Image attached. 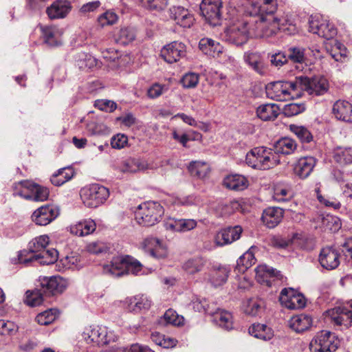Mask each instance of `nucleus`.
Segmentation results:
<instances>
[{"instance_id": "f257e3e1", "label": "nucleus", "mask_w": 352, "mask_h": 352, "mask_svg": "<svg viewBox=\"0 0 352 352\" xmlns=\"http://www.w3.org/2000/svg\"><path fill=\"white\" fill-rule=\"evenodd\" d=\"M257 8L245 9L243 14L225 30L226 40L236 45L246 43L250 37L268 38L275 35L279 28L255 16Z\"/></svg>"}, {"instance_id": "f03ea898", "label": "nucleus", "mask_w": 352, "mask_h": 352, "mask_svg": "<svg viewBox=\"0 0 352 352\" xmlns=\"http://www.w3.org/2000/svg\"><path fill=\"white\" fill-rule=\"evenodd\" d=\"M41 289L27 291L25 296L24 302L30 307L40 305L44 296H51L63 293L69 285L67 279L60 276L51 277H43L40 279Z\"/></svg>"}, {"instance_id": "7ed1b4c3", "label": "nucleus", "mask_w": 352, "mask_h": 352, "mask_svg": "<svg viewBox=\"0 0 352 352\" xmlns=\"http://www.w3.org/2000/svg\"><path fill=\"white\" fill-rule=\"evenodd\" d=\"M245 162L254 169L269 170L280 164L273 149L258 146L251 149L246 155Z\"/></svg>"}, {"instance_id": "20e7f679", "label": "nucleus", "mask_w": 352, "mask_h": 352, "mask_svg": "<svg viewBox=\"0 0 352 352\" xmlns=\"http://www.w3.org/2000/svg\"><path fill=\"white\" fill-rule=\"evenodd\" d=\"M297 78L294 81H275L266 86V94L269 98L276 101H286L300 98Z\"/></svg>"}, {"instance_id": "39448f33", "label": "nucleus", "mask_w": 352, "mask_h": 352, "mask_svg": "<svg viewBox=\"0 0 352 352\" xmlns=\"http://www.w3.org/2000/svg\"><path fill=\"white\" fill-rule=\"evenodd\" d=\"M164 213V208L159 202L146 201L138 206L135 219L138 224L149 227L160 222Z\"/></svg>"}, {"instance_id": "423d86ee", "label": "nucleus", "mask_w": 352, "mask_h": 352, "mask_svg": "<svg viewBox=\"0 0 352 352\" xmlns=\"http://www.w3.org/2000/svg\"><path fill=\"white\" fill-rule=\"evenodd\" d=\"M14 196L34 201H46L50 195L49 189L33 182L23 180L14 186Z\"/></svg>"}, {"instance_id": "0eeeda50", "label": "nucleus", "mask_w": 352, "mask_h": 352, "mask_svg": "<svg viewBox=\"0 0 352 352\" xmlns=\"http://www.w3.org/2000/svg\"><path fill=\"white\" fill-rule=\"evenodd\" d=\"M297 85L300 91V97L306 92L311 96H318L325 94L329 89V83L326 78L322 76H315L309 78L305 76H296Z\"/></svg>"}, {"instance_id": "6e6552de", "label": "nucleus", "mask_w": 352, "mask_h": 352, "mask_svg": "<svg viewBox=\"0 0 352 352\" xmlns=\"http://www.w3.org/2000/svg\"><path fill=\"white\" fill-rule=\"evenodd\" d=\"M82 203L88 208H97L106 202L110 195L108 188L100 184H91L80 192Z\"/></svg>"}, {"instance_id": "1a4fd4ad", "label": "nucleus", "mask_w": 352, "mask_h": 352, "mask_svg": "<svg viewBox=\"0 0 352 352\" xmlns=\"http://www.w3.org/2000/svg\"><path fill=\"white\" fill-rule=\"evenodd\" d=\"M340 344L335 333L329 331H321L316 333L309 343L311 352H335Z\"/></svg>"}, {"instance_id": "9d476101", "label": "nucleus", "mask_w": 352, "mask_h": 352, "mask_svg": "<svg viewBox=\"0 0 352 352\" xmlns=\"http://www.w3.org/2000/svg\"><path fill=\"white\" fill-rule=\"evenodd\" d=\"M309 30L327 40L333 38L337 34V29L334 25L319 14L310 16Z\"/></svg>"}, {"instance_id": "9b49d317", "label": "nucleus", "mask_w": 352, "mask_h": 352, "mask_svg": "<svg viewBox=\"0 0 352 352\" xmlns=\"http://www.w3.org/2000/svg\"><path fill=\"white\" fill-rule=\"evenodd\" d=\"M82 338L88 344L104 346L113 340V335L105 327L91 325L85 328Z\"/></svg>"}, {"instance_id": "f8f14e48", "label": "nucleus", "mask_w": 352, "mask_h": 352, "mask_svg": "<svg viewBox=\"0 0 352 352\" xmlns=\"http://www.w3.org/2000/svg\"><path fill=\"white\" fill-rule=\"evenodd\" d=\"M29 252L23 250L19 252L18 260L20 263L28 265L33 261H38L42 265H50L56 261L58 252L54 248L46 250L41 252L28 256Z\"/></svg>"}, {"instance_id": "ddd939ff", "label": "nucleus", "mask_w": 352, "mask_h": 352, "mask_svg": "<svg viewBox=\"0 0 352 352\" xmlns=\"http://www.w3.org/2000/svg\"><path fill=\"white\" fill-rule=\"evenodd\" d=\"M280 304L289 309L305 307L306 301L304 296L293 288H284L279 296Z\"/></svg>"}, {"instance_id": "4468645a", "label": "nucleus", "mask_w": 352, "mask_h": 352, "mask_svg": "<svg viewBox=\"0 0 352 352\" xmlns=\"http://www.w3.org/2000/svg\"><path fill=\"white\" fill-rule=\"evenodd\" d=\"M60 214L54 205H45L36 209L32 214V221L38 226H47L55 220Z\"/></svg>"}, {"instance_id": "2eb2a0df", "label": "nucleus", "mask_w": 352, "mask_h": 352, "mask_svg": "<svg viewBox=\"0 0 352 352\" xmlns=\"http://www.w3.org/2000/svg\"><path fill=\"white\" fill-rule=\"evenodd\" d=\"M340 254L333 246L323 248L320 252L318 261L325 270H333L336 269L340 263Z\"/></svg>"}, {"instance_id": "dca6fc26", "label": "nucleus", "mask_w": 352, "mask_h": 352, "mask_svg": "<svg viewBox=\"0 0 352 352\" xmlns=\"http://www.w3.org/2000/svg\"><path fill=\"white\" fill-rule=\"evenodd\" d=\"M186 45L179 41H173L165 45L161 50V56L168 63H174L186 56Z\"/></svg>"}, {"instance_id": "f3484780", "label": "nucleus", "mask_w": 352, "mask_h": 352, "mask_svg": "<svg viewBox=\"0 0 352 352\" xmlns=\"http://www.w3.org/2000/svg\"><path fill=\"white\" fill-rule=\"evenodd\" d=\"M335 325L349 328L352 322V310L343 307H336L327 311Z\"/></svg>"}, {"instance_id": "a211bd4d", "label": "nucleus", "mask_w": 352, "mask_h": 352, "mask_svg": "<svg viewBox=\"0 0 352 352\" xmlns=\"http://www.w3.org/2000/svg\"><path fill=\"white\" fill-rule=\"evenodd\" d=\"M169 12L170 18L184 28H190L195 23L193 14L182 6H173Z\"/></svg>"}, {"instance_id": "6ab92c4d", "label": "nucleus", "mask_w": 352, "mask_h": 352, "mask_svg": "<svg viewBox=\"0 0 352 352\" xmlns=\"http://www.w3.org/2000/svg\"><path fill=\"white\" fill-rule=\"evenodd\" d=\"M131 260V256L129 255L114 256L110 264L104 266V272L113 277L123 276L126 274L127 262Z\"/></svg>"}, {"instance_id": "aec40b11", "label": "nucleus", "mask_w": 352, "mask_h": 352, "mask_svg": "<svg viewBox=\"0 0 352 352\" xmlns=\"http://www.w3.org/2000/svg\"><path fill=\"white\" fill-rule=\"evenodd\" d=\"M242 232L243 229L239 226L221 229L216 234L214 241L219 246L230 244L241 237Z\"/></svg>"}, {"instance_id": "412c9836", "label": "nucleus", "mask_w": 352, "mask_h": 352, "mask_svg": "<svg viewBox=\"0 0 352 352\" xmlns=\"http://www.w3.org/2000/svg\"><path fill=\"white\" fill-rule=\"evenodd\" d=\"M316 163L317 160L314 157L306 156L300 157L294 164V174L298 178L305 179L311 175Z\"/></svg>"}, {"instance_id": "4be33fe9", "label": "nucleus", "mask_w": 352, "mask_h": 352, "mask_svg": "<svg viewBox=\"0 0 352 352\" xmlns=\"http://www.w3.org/2000/svg\"><path fill=\"white\" fill-rule=\"evenodd\" d=\"M72 8L68 0H56L46 9V14L51 20L65 19Z\"/></svg>"}, {"instance_id": "5701e85b", "label": "nucleus", "mask_w": 352, "mask_h": 352, "mask_svg": "<svg viewBox=\"0 0 352 352\" xmlns=\"http://www.w3.org/2000/svg\"><path fill=\"white\" fill-rule=\"evenodd\" d=\"M166 230L177 232H186L195 229L197 222L193 219L168 218L164 221Z\"/></svg>"}, {"instance_id": "b1692460", "label": "nucleus", "mask_w": 352, "mask_h": 352, "mask_svg": "<svg viewBox=\"0 0 352 352\" xmlns=\"http://www.w3.org/2000/svg\"><path fill=\"white\" fill-rule=\"evenodd\" d=\"M284 210L279 207H268L263 212L261 220L269 228H274L282 221Z\"/></svg>"}, {"instance_id": "393cba45", "label": "nucleus", "mask_w": 352, "mask_h": 352, "mask_svg": "<svg viewBox=\"0 0 352 352\" xmlns=\"http://www.w3.org/2000/svg\"><path fill=\"white\" fill-rule=\"evenodd\" d=\"M332 113L337 120L352 123V104L348 101L337 100L333 104Z\"/></svg>"}, {"instance_id": "a878e982", "label": "nucleus", "mask_w": 352, "mask_h": 352, "mask_svg": "<svg viewBox=\"0 0 352 352\" xmlns=\"http://www.w3.org/2000/svg\"><path fill=\"white\" fill-rule=\"evenodd\" d=\"M221 6H210L205 3H201L200 10L202 16L204 17L206 21L212 26H217L221 24Z\"/></svg>"}, {"instance_id": "bb28decb", "label": "nucleus", "mask_w": 352, "mask_h": 352, "mask_svg": "<svg viewBox=\"0 0 352 352\" xmlns=\"http://www.w3.org/2000/svg\"><path fill=\"white\" fill-rule=\"evenodd\" d=\"M208 261L201 256H195L185 261L182 265V270L189 275H195L201 272Z\"/></svg>"}, {"instance_id": "cd10ccee", "label": "nucleus", "mask_w": 352, "mask_h": 352, "mask_svg": "<svg viewBox=\"0 0 352 352\" xmlns=\"http://www.w3.org/2000/svg\"><path fill=\"white\" fill-rule=\"evenodd\" d=\"M223 184L228 189L239 191L248 188V180L241 175L232 174L224 178Z\"/></svg>"}, {"instance_id": "c85d7f7f", "label": "nucleus", "mask_w": 352, "mask_h": 352, "mask_svg": "<svg viewBox=\"0 0 352 352\" xmlns=\"http://www.w3.org/2000/svg\"><path fill=\"white\" fill-rule=\"evenodd\" d=\"M297 146L294 140L287 137L282 138L274 143L273 152L275 155H291L297 149Z\"/></svg>"}, {"instance_id": "c756f323", "label": "nucleus", "mask_w": 352, "mask_h": 352, "mask_svg": "<svg viewBox=\"0 0 352 352\" xmlns=\"http://www.w3.org/2000/svg\"><path fill=\"white\" fill-rule=\"evenodd\" d=\"M45 43L54 47L60 45L59 30L54 25H39Z\"/></svg>"}, {"instance_id": "7c9ffc66", "label": "nucleus", "mask_w": 352, "mask_h": 352, "mask_svg": "<svg viewBox=\"0 0 352 352\" xmlns=\"http://www.w3.org/2000/svg\"><path fill=\"white\" fill-rule=\"evenodd\" d=\"M96 229V222L93 219H88L71 226L70 232L76 236H83L93 233Z\"/></svg>"}, {"instance_id": "2f4dec72", "label": "nucleus", "mask_w": 352, "mask_h": 352, "mask_svg": "<svg viewBox=\"0 0 352 352\" xmlns=\"http://www.w3.org/2000/svg\"><path fill=\"white\" fill-rule=\"evenodd\" d=\"M289 327L297 333L308 330L312 324V318L307 314H299L293 316L289 322Z\"/></svg>"}, {"instance_id": "473e14b6", "label": "nucleus", "mask_w": 352, "mask_h": 352, "mask_svg": "<svg viewBox=\"0 0 352 352\" xmlns=\"http://www.w3.org/2000/svg\"><path fill=\"white\" fill-rule=\"evenodd\" d=\"M245 60L258 74L265 75L267 73L266 65L260 54L257 52L246 53L245 54Z\"/></svg>"}, {"instance_id": "72a5a7b5", "label": "nucleus", "mask_w": 352, "mask_h": 352, "mask_svg": "<svg viewBox=\"0 0 352 352\" xmlns=\"http://www.w3.org/2000/svg\"><path fill=\"white\" fill-rule=\"evenodd\" d=\"M334 162L340 166L352 164V147L338 146L333 151L332 155Z\"/></svg>"}, {"instance_id": "f704fd0d", "label": "nucleus", "mask_w": 352, "mask_h": 352, "mask_svg": "<svg viewBox=\"0 0 352 352\" xmlns=\"http://www.w3.org/2000/svg\"><path fill=\"white\" fill-rule=\"evenodd\" d=\"M279 108L275 104L260 105L256 109L257 116L263 121L274 120L279 114Z\"/></svg>"}, {"instance_id": "c9c22d12", "label": "nucleus", "mask_w": 352, "mask_h": 352, "mask_svg": "<svg viewBox=\"0 0 352 352\" xmlns=\"http://www.w3.org/2000/svg\"><path fill=\"white\" fill-rule=\"evenodd\" d=\"M199 47L203 53L213 57L222 52L221 45L209 38H201L199 43Z\"/></svg>"}, {"instance_id": "e433bc0d", "label": "nucleus", "mask_w": 352, "mask_h": 352, "mask_svg": "<svg viewBox=\"0 0 352 352\" xmlns=\"http://www.w3.org/2000/svg\"><path fill=\"white\" fill-rule=\"evenodd\" d=\"M188 170L191 176L198 179H204L209 174L210 167L205 162L192 161L190 162Z\"/></svg>"}, {"instance_id": "4c0bfd02", "label": "nucleus", "mask_w": 352, "mask_h": 352, "mask_svg": "<svg viewBox=\"0 0 352 352\" xmlns=\"http://www.w3.org/2000/svg\"><path fill=\"white\" fill-rule=\"evenodd\" d=\"M249 333L263 340H269L274 336L272 329L263 324H253L249 328Z\"/></svg>"}, {"instance_id": "58836bf2", "label": "nucleus", "mask_w": 352, "mask_h": 352, "mask_svg": "<svg viewBox=\"0 0 352 352\" xmlns=\"http://www.w3.org/2000/svg\"><path fill=\"white\" fill-rule=\"evenodd\" d=\"M50 239L47 235H41L33 239L28 244V256L43 252L48 245Z\"/></svg>"}, {"instance_id": "ea45409f", "label": "nucleus", "mask_w": 352, "mask_h": 352, "mask_svg": "<svg viewBox=\"0 0 352 352\" xmlns=\"http://www.w3.org/2000/svg\"><path fill=\"white\" fill-rule=\"evenodd\" d=\"M74 175V171L73 168L65 167L59 169L56 173L53 174L50 178V181L53 185L60 186L69 181Z\"/></svg>"}, {"instance_id": "a19ab883", "label": "nucleus", "mask_w": 352, "mask_h": 352, "mask_svg": "<svg viewBox=\"0 0 352 352\" xmlns=\"http://www.w3.org/2000/svg\"><path fill=\"white\" fill-rule=\"evenodd\" d=\"M230 270L226 267H219L211 270L210 281L215 287L223 285L228 279Z\"/></svg>"}, {"instance_id": "79ce46f5", "label": "nucleus", "mask_w": 352, "mask_h": 352, "mask_svg": "<svg viewBox=\"0 0 352 352\" xmlns=\"http://www.w3.org/2000/svg\"><path fill=\"white\" fill-rule=\"evenodd\" d=\"M129 309L131 311L138 312L142 309H148L151 305L149 300L144 295H138L129 298Z\"/></svg>"}, {"instance_id": "37998d69", "label": "nucleus", "mask_w": 352, "mask_h": 352, "mask_svg": "<svg viewBox=\"0 0 352 352\" xmlns=\"http://www.w3.org/2000/svg\"><path fill=\"white\" fill-rule=\"evenodd\" d=\"M265 307V302L258 298L249 299L244 305V311L246 314L256 316L260 314Z\"/></svg>"}, {"instance_id": "c03bdc74", "label": "nucleus", "mask_w": 352, "mask_h": 352, "mask_svg": "<svg viewBox=\"0 0 352 352\" xmlns=\"http://www.w3.org/2000/svg\"><path fill=\"white\" fill-rule=\"evenodd\" d=\"M256 262V258L250 250L247 251L241 255L236 261V270L239 273H244L248 269L252 267Z\"/></svg>"}, {"instance_id": "a18cd8bd", "label": "nucleus", "mask_w": 352, "mask_h": 352, "mask_svg": "<svg viewBox=\"0 0 352 352\" xmlns=\"http://www.w3.org/2000/svg\"><path fill=\"white\" fill-rule=\"evenodd\" d=\"M289 129L302 143H309L313 141L311 133L304 126L292 124L289 126Z\"/></svg>"}, {"instance_id": "49530a36", "label": "nucleus", "mask_w": 352, "mask_h": 352, "mask_svg": "<svg viewBox=\"0 0 352 352\" xmlns=\"http://www.w3.org/2000/svg\"><path fill=\"white\" fill-rule=\"evenodd\" d=\"M142 247L146 252H149L153 257H159L160 256L157 252L162 249L160 240L153 236L146 238L142 243Z\"/></svg>"}, {"instance_id": "de8ad7c7", "label": "nucleus", "mask_w": 352, "mask_h": 352, "mask_svg": "<svg viewBox=\"0 0 352 352\" xmlns=\"http://www.w3.org/2000/svg\"><path fill=\"white\" fill-rule=\"evenodd\" d=\"M214 320L219 327L225 329L230 330L233 327L232 316L229 311L221 309L219 313H217Z\"/></svg>"}, {"instance_id": "09e8293b", "label": "nucleus", "mask_w": 352, "mask_h": 352, "mask_svg": "<svg viewBox=\"0 0 352 352\" xmlns=\"http://www.w3.org/2000/svg\"><path fill=\"white\" fill-rule=\"evenodd\" d=\"M305 50L302 47H289L287 51V58L293 63H302L305 60Z\"/></svg>"}, {"instance_id": "8fccbe9b", "label": "nucleus", "mask_w": 352, "mask_h": 352, "mask_svg": "<svg viewBox=\"0 0 352 352\" xmlns=\"http://www.w3.org/2000/svg\"><path fill=\"white\" fill-rule=\"evenodd\" d=\"M256 278L258 282H265L268 284V278L275 276L274 269L269 268L267 265H258L255 269Z\"/></svg>"}, {"instance_id": "3c124183", "label": "nucleus", "mask_w": 352, "mask_h": 352, "mask_svg": "<svg viewBox=\"0 0 352 352\" xmlns=\"http://www.w3.org/2000/svg\"><path fill=\"white\" fill-rule=\"evenodd\" d=\"M292 197L291 191L283 186H276L274 189L273 199L278 202H285Z\"/></svg>"}, {"instance_id": "603ef678", "label": "nucleus", "mask_w": 352, "mask_h": 352, "mask_svg": "<svg viewBox=\"0 0 352 352\" xmlns=\"http://www.w3.org/2000/svg\"><path fill=\"white\" fill-rule=\"evenodd\" d=\"M135 34L129 28H121L116 36V41L121 45H127L135 39Z\"/></svg>"}, {"instance_id": "864d4df0", "label": "nucleus", "mask_w": 352, "mask_h": 352, "mask_svg": "<svg viewBox=\"0 0 352 352\" xmlns=\"http://www.w3.org/2000/svg\"><path fill=\"white\" fill-rule=\"evenodd\" d=\"M140 4L151 10H162L168 5V0H139Z\"/></svg>"}, {"instance_id": "5fc2aeb1", "label": "nucleus", "mask_w": 352, "mask_h": 352, "mask_svg": "<svg viewBox=\"0 0 352 352\" xmlns=\"http://www.w3.org/2000/svg\"><path fill=\"white\" fill-rule=\"evenodd\" d=\"M118 16L115 12L108 10L98 16V23L101 27L112 25L118 21Z\"/></svg>"}, {"instance_id": "6e6d98bb", "label": "nucleus", "mask_w": 352, "mask_h": 352, "mask_svg": "<svg viewBox=\"0 0 352 352\" xmlns=\"http://www.w3.org/2000/svg\"><path fill=\"white\" fill-rule=\"evenodd\" d=\"M56 318L55 310L49 309L38 314L36 317V322L41 325H48Z\"/></svg>"}, {"instance_id": "4d7b16f0", "label": "nucleus", "mask_w": 352, "mask_h": 352, "mask_svg": "<svg viewBox=\"0 0 352 352\" xmlns=\"http://www.w3.org/2000/svg\"><path fill=\"white\" fill-rule=\"evenodd\" d=\"M305 105L303 103H289L283 108V113L287 117H292L305 111Z\"/></svg>"}, {"instance_id": "13d9d810", "label": "nucleus", "mask_w": 352, "mask_h": 352, "mask_svg": "<svg viewBox=\"0 0 352 352\" xmlns=\"http://www.w3.org/2000/svg\"><path fill=\"white\" fill-rule=\"evenodd\" d=\"M199 81V75L195 72H188L184 74L181 80V83L185 88H195Z\"/></svg>"}, {"instance_id": "bf43d9fd", "label": "nucleus", "mask_w": 352, "mask_h": 352, "mask_svg": "<svg viewBox=\"0 0 352 352\" xmlns=\"http://www.w3.org/2000/svg\"><path fill=\"white\" fill-rule=\"evenodd\" d=\"M164 319L167 324L180 326L184 323V318L179 316L175 311L169 309L164 314Z\"/></svg>"}, {"instance_id": "052dcab7", "label": "nucleus", "mask_w": 352, "mask_h": 352, "mask_svg": "<svg viewBox=\"0 0 352 352\" xmlns=\"http://www.w3.org/2000/svg\"><path fill=\"white\" fill-rule=\"evenodd\" d=\"M146 165L136 159H129L124 162V172L135 173L138 170H144Z\"/></svg>"}, {"instance_id": "680f3d73", "label": "nucleus", "mask_w": 352, "mask_h": 352, "mask_svg": "<svg viewBox=\"0 0 352 352\" xmlns=\"http://www.w3.org/2000/svg\"><path fill=\"white\" fill-rule=\"evenodd\" d=\"M292 243L297 244L301 249L310 250L313 249L312 241L307 236L300 234H294Z\"/></svg>"}, {"instance_id": "e2e57ef3", "label": "nucleus", "mask_w": 352, "mask_h": 352, "mask_svg": "<svg viewBox=\"0 0 352 352\" xmlns=\"http://www.w3.org/2000/svg\"><path fill=\"white\" fill-rule=\"evenodd\" d=\"M270 61L272 65L280 67L288 62V58L285 52L278 51L274 54H269Z\"/></svg>"}, {"instance_id": "0e129e2a", "label": "nucleus", "mask_w": 352, "mask_h": 352, "mask_svg": "<svg viewBox=\"0 0 352 352\" xmlns=\"http://www.w3.org/2000/svg\"><path fill=\"white\" fill-rule=\"evenodd\" d=\"M206 301L207 300L205 298H200L195 296L191 300L189 305L196 311L211 313L212 310H210L208 307L205 308L206 305Z\"/></svg>"}, {"instance_id": "69168bd1", "label": "nucleus", "mask_w": 352, "mask_h": 352, "mask_svg": "<svg viewBox=\"0 0 352 352\" xmlns=\"http://www.w3.org/2000/svg\"><path fill=\"white\" fill-rule=\"evenodd\" d=\"M94 106L96 108L106 112H113L117 108L115 102L109 100H97L95 101Z\"/></svg>"}, {"instance_id": "338daca9", "label": "nucleus", "mask_w": 352, "mask_h": 352, "mask_svg": "<svg viewBox=\"0 0 352 352\" xmlns=\"http://www.w3.org/2000/svg\"><path fill=\"white\" fill-rule=\"evenodd\" d=\"M128 143V137L124 134L118 133L113 135L111 139V145L116 149L124 148Z\"/></svg>"}, {"instance_id": "774afa93", "label": "nucleus", "mask_w": 352, "mask_h": 352, "mask_svg": "<svg viewBox=\"0 0 352 352\" xmlns=\"http://www.w3.org/2000/svg\"><path fill=\"white\" fill-rule=\"evenodd\" d=\"M166 90V86L159 83H155L147 91L148 98L154 99L160 97Z\"/></svg>"}]
</instances>
